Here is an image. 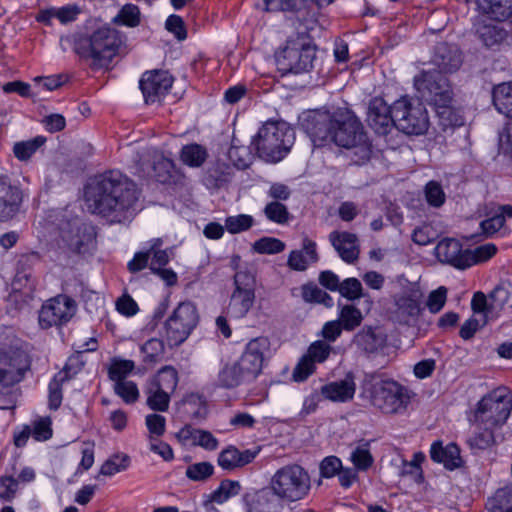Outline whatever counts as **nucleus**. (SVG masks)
Segmentation results:
<instances>
[{"label":"nucleus","instance_id":"obj_1","mask_svg":"<svg viewBox=\"0 0 512 512\" xmlns=\"http://www.w3.org/2000/svg\"><path fill=\"white\" fill-rule=\"evenodd\" d=\"M84 195L88 209L111 223H122L137 210L136 185L118 171L96 177L86 186Z\"/></svg>","mask_w":512,"mask_h":512},{"label":"nucleus","instance_id":"obj_2","mask_svg":"<svg viewBox=\"0 0 512 512\" xmlns=\"http://www.w3.org/2000/svg\"><path fill=\"white\" fill-rule=\"evenodd\" d=\"M74 52L94 69L108 67L122 44L119 31L98 19H88L72 36Z\"/></svg>","mask_w":512,"mask_h":512},{"label":"nucleus","instance_id":"obj_3","mask_svg":"<svg viewBox=\"0 0 512 512\" xmlns=\"http://www.w3.org/2000/svg\"><path fill=\"white\" fill-rule=\"evenodd\" d=\"M330 142L343 148L355 165L366 164L372 156V142L359 118L348 109L335 111Z\"/></svg>","mask_w":512,"mask_h":512},{"label":"nucleus","instance_id":"obj_4","mask_svg":"<svg viewBox=\"0 0 512 512\" xmlns=\"http://www.w3.org/2000/svg\"><path fill=\"white\" fill-rule=\"evenodd\" d=\"M414 86L422 100L434 106L440 118L450 125L462 124L452 108L453 91L448 79L441 71L420 73L414 79Z\"/></svg>","mask_w":512,"mask_h":512},{"label":"nucleus","instance_id":"obj_5","mask_svg":"<svg viewBox=\"0 0 512 512\" xmlns=\"http://www.w3.org/2000/svg\"><path fill=\"white\" fill-rule=\"evenodd\" d=\"M269 349L265 337L250 340L237 361L226 365L219 373V382L227 388L236 387L244 382L254 380L261 372L264 355Z\"/></svg>","mask_w":512,"mask_h":512},{"label":"nucleus","instance_id":"obj_6","mask_svg":"<svg viewBox=\"0 0 512 512\" xmlns=\"http://www.w3.org/2000/svg\"><path fill=\"white\" fill-rule=\"evenodd\" d=\"M294 132L284 122H266L253 139L257 155L266 162L281 161L290 151Z\"/></svg>","mask_w":512,"mask_h":512},{"label":"nucleus","instance_id":"obj_7","mask_svg":"<svg viewBox=\"0 0 512 512\" xmlns=\"http://www.w3.org/2000/svg\"><path fill=\"white\" fill-rule=\"evenodd\" d=\"M315 50L305 33H297L288 38L283 49L276 53L277 69L282 75L302 73L312 67Z\"/></svg>","mask_w":512,"mask_h":512},{"label":"nucleus","instance_id":"obj_8","mask_svg":"<svg viewBox=\"0 0 512 512\" xmlns=\"http://www.w3.org/2000/svg\"><path fill=\"white\" fill-rule=\"evenodd\" d=\"M276 494L290 502L306 497L311 488L308 472L298 464H289L278 469L270 480Z\"/></svg>","mask_w":512,"mask_h":512},{"label":"nucleus","instance_id":"obj_9","mask_svg":"<svg viewBox=\"0 0 512 512\" xmlns=\"http://www.w3.org/2000/svg\"><path fill=\"white\" fill-rule=\"evenodd\" d=\"M199 318L195 303L180 302L165 322L166 336L171 344H182L198 325Z\"/></svg>","mask_w":512,"mask_h":512},{"label":"nucleus","instance_id":"obj_10","mask_svg":"<svg viewBox=\"0 0 512 512\" xmlns=\"http://www.w3.org/2000/svg\"><path fill=\"white\" fill-rule=\"evenodd\" d=\"M395 127L407 135H422L429 127L426 109L420 104H413L408 97L394 102Z\"/></svg>","mask_w":512,"mask_h":512},{"label":"nucleus","instance_id":"obj_11","mask_svg":"<svg viewBox=\"0 0 512 512\" xmlns=\"http://www.w3.org/2000/svg\"><path fill=\"white\" fill-rule=\"evenodd\" d=\"M234 285L227 314L231 318L240 319L247 315L255 302V277L248 271L240 270L234 275Z\"/></svg>","mask_w":512,"mask_h":512},{"label":"nucleus","instance_id":"obj_12","mask_svg":"<svg viewBox=\"0 0 512 512\" xmlns=\"http://www.w3.org/2000/svg\"><path fill=\"white\" fill-rule=\"evenodd\" d=\"M27 198V191L18 181L6 174H0V223L13 220Z\"/></svg>","mask_w":512,"mask_h":512},{"label":"nucleus","instance_id":"obj_13","mask_svg":"<svg viewBox=\"0 0 512 512\" xmlns=\"http://www.w3.org/2000/svg\"><path fill=\"white\" fill-rule=\"evenodd\" d=\"M95 240L93 228L75 218L60 228V246L73 253H85L92 248Z\"/></svg>","mask_w":512,"mask_h":512},{"label":"nucleus","instance_id":"obj_14","mask_svg":"<svg viewBox=\"0 0 512 512\" xmlns=\"http://www.w3.org/2000/svg\"><path fill=\"white\" fill-rule=\"evenodd\" d=\"M335 111L311 110L300 118V125L314 146L321 147L330 142L334 128Z\"/></svg>","mask_w":512,"mask_h":512},{"label":"nucleus","instance_id":"obj_15","mask_svg":"<svg viewBox=\"0 0 512 512\" xmlns=\"http://www.w3.org/2000/svg\"><path fill=\"white\" fill-rule=\"evenodd\" d=\"M77 304L67 295H57L43 304L39 312V323L43 328L63 325L75 315Z\"/></svg>","mask_w":512,"mask_h":512},{"label":"nucleus","instance_id":"obj_16","mask_svg":"<svg viewBox=\"0 0 512 512\" xmlns=\"http://www.w3.org/2000/svg\"><path fill=\"white\" fill-rule=\"evenodd\" d=\"M30 368V359L21 349H10L0 352V384L12 386L22 380L24 373Z\"/></svg>","mask_w":512,"mask_h":512},{"label":"nucleus","instance_id":"obj_17","mask_svg":"<svg viewBox=\"0 0 512 512\" xmlns=\"http://www.w3.org/2000/svg\"><path fill=\"white\" fill-rule=\"evenodd\" d=\"M374 401L386 414L402 413L409 401L408 390L395 381H386L376 388Z\"/></svg>","mask_w":512,"mask_h":512},{"label":"nucleus","instance_id":"obj_18","mask_svg":"<svg viewBox=\"0 0 512 512\" xmlns=\"http://www.w3.org/2000/svg\"><path fill=\"white\" fill-rule=\"evenodd\" d=\"M173 78L162 70L147 71L140 79V89L147 104H153L161 100L162 97L172 87Z\"/></svg>","mask_w":512,"mask_h":512},{"label":"nucleus","instance_id":"obj_19","mask_svg":"<svg viewBox=\"0 0 512 512\" xmlns=\"http://www.w3.org/2000/svg\"><path fill=\"white\" fill-rule=\"evenodd\" d=\"M476 412L491 416H510L512 392L506 387H498L490 391L479 400Z\"/></svg>","mask_w":512,"mask_h":512},{"label":"nucleus","instance_id":"obj_20","mask_svg":"<svg viewBox=\"0 0 512 512\" xmlns=\"http://www.w3.org/2000/svg\"><path fill=\"white\" fill-rule=\"evenodd\" d=\"M367 123L375 133L388 134L395 126L394 105L390 107L381 97L372 98L368 105Z\"/></svg>","mask_w":512,"mask_h":512},{"label":"nucleus","instance_id":"obj_21","mask_svg":"<svg viewBox=\"0 0 512 512\" xmlns=\"http://www.w3.org/2000/svg\"><path fill=\"white\" fill-rule=\"evenodd\" d=\"M507 418H474V430L467 439L472 450H485L494 443V428L501 427Z\"/></svg>","mask_w":512,"mask_h":512},{"label":"nucleus","instance_id":"obj_22","mask_svg":"<svg viewBox=\"0 0 512 512\" xmlns=\"http://www.w3.org/2000/svg\"><path fill=\"white\" fill-rule=\"evenodd\" d=\"M260 451L259 446L240 450L236 446L229 445L219 453L217 462L222 469L232 471L252 463Z\"/></svg>","mask_w":512,"mask_h":512},{"label":"nucleus","instance_id":"obj_23","mask_svg":"<svg viewBox=\"0 0 512 512\" xmlns=\"http://www.w3.org/2000/svg\"><path fill=\"white\" fill-rule=\"evenodd\" d=\"M329 241L344 262L352 264L358 259L360 249L356 234L333 231L329 234Z\"/></svg>","mask_w":512,"mask_h":512},{"label":"nucleus","instance_id":"obj_24","mask_svg":"<svg viewBox=\"0 0 512 512\" xmlns=\"http://www.w3.org/2000/svg\"><path fill=\"white\" fill-rule=\"evenodd\" d=\"M430 458L436 462L441 463L450 471L463 466L464 461L460 455V448L456 443H448L443 445L440 440L434 441L430 447Z\"/></svg>","mask_w":512,"mask_h":512},{"label":"nucleus","instance_id":"obj_25","mask_svg":"<svg viewBox=\"0 0 512 512\" xmlns=\"http://www.w3.org/2000/svg\"><path fill=\"white\" fill-rule=\"evenodd\" d=\"M319 255L317 244L308 237L303 238L302 248L289 253L287 265L294 271H305L311 264L317 263Z\"/></svg>","mask_w":512,"mask_h":512},{"label":"nucleus","instance_id":"obj_26","mask_svg":"<svg viewBox=\"0 0 512 512\" xmlns=\"http://www.w3.org/2000/svg\"><path fill=\"white\" fill-rule=\"evenodd\" d=\"M436 255L440 261L448 263L458 269H466V250L456 239H443L436 246Z\"/></svg>","mask_w":512,"mask_h":512},{"label":"nucleus","instance_id":"obj_27","mask_svg":"<svg viewBox=\"0 0 512 512\" xmlns=\"http://www.w3.org/2000/svg\"><path fill=\"white\" fill-rule=\"evenodd\" d=\"M356 390L354 376L348 373L344 379L324 385L322 395L335 402H346L353 398Z\"/></svg>","mask_w":512,"mask_h":512},{"label":"nucleus","instance_id":"obj_28","mask_svg":"<svg viewBox=\"0 0 512 512\" xmlns=\"http://www.w3.org/2000/svg\"><path fill=\"white\" fill-rule=\"evenodd\" d=\"M434 62L441 73H452L457 71L462 64L461 53L455 46L439 43L435 49Z\"/></svg>","mask_w":512,"mask_h":512},{"label":"nucleus","instance_id":"obj_29","mask_svg":"<svg viewBox=\"0 0 512 512\" xmlns=\"http://www.w3.org/2000/svg\"><path fill=\"white\" fill-rule=\"evenodd\" d=\"M477 10L483 16L503 22L512 15V0H475Z\"/></svg>","mask_w":512,"mask_h":512},{"label":"nucleus","instance_id":"obj_30","mask_svg":"<svg viewBox=\"0 0 512 512\" xmlns=\"http://www.w3.org/2000/svg\"><path fill=\"white\" fill-rule=\"evenodd\" d=\"M506 218H512V205H501L496 213L483 220L480 223L482 234L486 237H492L494 234L503 231L506 234L505 222Z\"/></svg>","mask_w":512,"mask_h":512},{"label":"nucleus","instance_id":"obj_31","mask_svg":"<svg viewBox=\"0 0 512 512\" xmlns=\"http://www.w3.org/2000/svg\"><path fill=\"white\" fill-rule=\"evenodd\" d=\"M179 437L209 451L217 449L219 445L218 440L209 431L195 429L189 425L179 431Z\"/></svg>","mask_w":512,"mask_h":512},{"label":"nucleus","instance_id":"obj_32","mask_svg":"<svg viewBox=\"0 0 512 512\" xmlns=\"http://www.w3.org/2000/svg\"><path fill=\"white\" fill-rule=\"evenodd\" d=\"M475 31L486 47L498 45L507 37V32L503 27L498 24H488L484 21L475 24Z\"/></svg>","mask_w":512,"mask_h":512},{"label":"nucleus","instance_id":"obj_33","mask_svg":"<svg viewBox=\"0 0 512 512\" xmlns=\"http://www.w3.org/2000/svg\"><path fill=\"white\" fill-rule=\"evenodd\" d=\"M488 512H512V482L498 488L486 501Z\"/></svg>","mask_w":512,"mask_h":512},{"label":"nucleus","instance_id":"obj_34","mask_svg":"<svg viewBox=\"0 0 512 512\" xmlns=\"http://www.w3.org/2000/svg\"><path fill=\"white\" fill-rule=\"evenodd\" d=\"M422 293L419 290H409L395 298L398 311L404 315L415 317L420 314Z\"/></svg>","mask_w":512,"mask_h":512},{"label":"nucleus","instance_id":"obj_35","mask_svg":"<svg viewBox=\"0 0 512 512\" xmlns=\"http://www.w3.org/2000/svg\"><path fill=\"white\" fill-rule=\"evenodd\" d=\"M492 99L498 112L507 117H512V81L495 86Z\"/></svg>","mask_w":512,"mask_h":512},{"label":"nucleus","instance_id":"obj_36","mask_svg":"<svg viewBox=\"0 0 512 512\" xmlns=\"http://www.w3.org/2000/svg\"><path fill=\"white\" fill-rule=\"evenodd\" d=\"M385 338L376 334L372 327H363L355 336L354 343L367 353H374L383 347Z\"/></svg>","mask_w":512,"mask_h":512},{"label":"nucleus","instance_id":"obj_37","mask_svg":"<svg viewBox=\"0 0 512 512\" xmlns=\"http://www.w3.org/2000/svg\"><path fill=\"white\" fill-rule=\"evenodd\" d=\"M280 500L282 499L276 494L272 486L269 484L268 487L258 490L249 503L262 511L272 512L280 506Z\"/></svg>","mask_w":512,"mask_h":512},{"label":"nucleus","instance_id":"obj_38","mask_svg":"<svg viewBox=\"0 0 512 512\" xmlns=\"http://www.w3.org/2000/svg\"><path fill=\"white\" fill-rule=\"evenodd\" d=\"M149 384L172 394L178 384V372L172 366H165L157 372Z\"/></svg>","mask_w":512,"mask_h":512},{"label":"nucleus","instance_id":"obj_39","mask_svg":"<svg viewBox=\"0 0 512 512\" xmlns=\"http://www.w3.org/2000/svg\"><path fill=\"white\" fill-rule=\"evenodd\" d=\"M227 155L233 165L239 169H245L249 167L254 158L250 148L245 145H240L238 140L235 138L232 140Z\"/></svg>","mask_w":512,"mask_h":512},{"label":"nucleus","instance_id":"obj_40","mask_svg":"<svg viewBox=\"0 0 512 512\" xmlns=\"http://www.w3.org/2000/svg\"><path fill=\"white\" fill-rule=\"evenodd\" d=\"M156 180L163 184H170L175 182L177 171L173 161L162 155L156 157L153 166Z\"/></svg>","mask_w":512,"mask_h":512},{"label":"nucleus","instance_id":"obj_41","mask_svg":"<svg viewBox=\"0 0 512 512\" xmlns=\"http://www.w3.org/2000/svg\"><path fill=\"white\" fill-rule=\"evenodd\" d=\"M135 369V362L128 359L112 358L109 368V378L117 383L126 380V377Z\"/></svg>","mask_w":512,"mask_h":512},{"label":"nucleus","instance_id":"obj_42","mask_svg":"<svg viewBox=\"0 0 512 512\" xmlns=\"http://www.w3.org/2000/svg\"><path fill=\"white\" fill-rule=\"evenodd\" d=\"M497 252L496 245L492 243H486L480 246H477L474 249H466V262L467 268L488 261L491 259Z\"/></svg>","mask_w":512,"mask_h":512},{"label":"nucleus","instance_id":"obj_43","mask_svg":"<svg viewBox=\"0 0 512 512\" xmlns=\"http://www.w3.org/2000/svg\"><path fill=\"white\" fill-rule=\"evenodd\" d=\"M361 311L353 305H344L340 308L339 319L341 326L346 331H353L362 323Z\"/></svg>","mask_w":512,"mask_h":512},{"label":"nucleus","instance_id":"obj_44","mask_svg":"<svg viewBox=\"0 0 512 512\" xmlns=\"http://www.w3.org/2000/svg\"><path fill=\"white\" fill-rule=\"evenodd\" d=\"M147 405L153 411L164 412L170 403L171 394L157 389V387L149 384L147 387Z\"/></svg>","mask_w":512,"mask_h":512},{"label":"nucleus","instance_id":"obj_45","mask_svg":"<svg viewBox=\"0 0 512 512\" xmlns=\"http://www.w3.org/2000/svg\"><path fill=\"white\" fill-rule=\"evenodd\" d=\"M301 295L303 300L308 303H320L326 307H331L333 305L332 297L327 292L312 283L304 284L301 287Z\"/></svg>","mask_w":512,"mask_h":512},{"label":"nucleus","instance_id":"obj_46","mask_svg":"<svg viewBox=\"0 0 512 512\" xmlns=\"http://www.w3.org/2000/svg\"><path fill=\"white\" fill-rule=\"evenodd\" d=\"M240 489L241 486L238 481L225 479L220 483L219 487L211 493L210 500L214 503L222 504L229 498L239 494Z\"/></svg>","mask_w":512,"mask_h":512},{"label":"nucleus","instance_id":"obj_47","mask_svg":"<svg viewBox=\"0 0 512 512\" xmlns=\"http://www.w3.org/2000/svg\"><path fill=\"white\" fill-rule=\"evenodd\" d=\"M206 150L199 144H189L181 150V160L188 166L199 167L206 159Z\"/></svg>","mask_w":512,"mask_h":512},{"label":"nucleus","instance_id":"obj_48","mask_svg":"<svg viewBox=\"0 0 512 512\" xmlns=\"http://www.w3.org/2000/svg\"><path fill=\"white\" fill-rule=\"evenodd\" d=\"M130 465V457L127 454H115L108 458L100 468V474L113 476L116 473L125 471Z\"/></svg>","mask_w":512,"mask_h":512},{"label":"nucleus","instance_id":"obj_49","mask_svg":"<svg viewBox=\"0 0 512 512\" xmlns=\"http://www.w3.org/2000/svg\"><path fill=\"white\" fill-rule=\"evenodd\" d=\"M113 23L128 27L138 26L140 24V10L138 6L125 4L113 18Z\"/></svg>","mask_w":512,"mask_h":512},{"label":"nucleus","instance_id":"obj_50","mask_svg":"<svg viewBox=\"0 0 512 512\" xmlns=\"http://www.w3.org/2000/svg\"><path fill=\"white\" fill-rule=\"evenodd\" d=\"M44 139L36 137L32 140L17 142L14 144L13 153L20 161H27L44 144Z\"/></svg>","mask_w":512,"mask_h":512},{"label":"nucleus","instance_id":"obj_51","mask_svg":"<svg viewBox=\"0 0 512 512\" xmlns=\"http://www.w3.org/2000/svg\"><path fill=\"white\" fill-rule=\"evenodd\" d=\"M254 225L251 215L239 214L225 219V228L230 234H238L249 230Z\"/></svg>","mask_w":512,"mask_h":512},{"label":"nucleus","instance_id":"obj_52","mask_svg":"<svg viewBox=\"0 0 512 512\" xmlns=\"http://www.w3.org/2000/svg\"><path fill=\"white\" fill-rule=\"evenodd\" d=\"M252 248L259 254H277L285 249V243L274 237H262L253 243Z\"/></svg>","mask_w":512,"mask_h":512},{"label":"nucleus","instance_id":"obj_53","mask_svg":"<svg viewBox=\"0 0 512 512\" xmlns=\"http://www.w3.org/2000/svg\"><path fill=\"white\" fill-rule=\"evenodd\" d=\"M115 393L127 404L134 403L139 398V390L135 382L124 380L114 383Z\"/></svg>","mask_w":512,"mask_h":512},{"label":"nucleus","instance_id":"obj_54","mask_svg":"<svg viewBox=\"0 0 512 512\" xmlns=\"http://www.w3.org/2000/svg\"><path fill=\"white\" fill-rule=\"evenodd\" d=\"M338 292L349 301H355L363 297L362 284L354 277L346 278L342 281Z\"/></svg>","mask_w":512,"mask_h":512},{"label":"nucleus","instance_id":"obj_55","mask_svg":"<svg viewBox=\"0 0 512 512\" xmlns=\"http://www.w3.org/2000/svg\"><path fill=\"white\" fill-rule=\"evenodd\" d=\"M30 426L32 437L36 441H47L53 435L51 418H38Z\"/></svg>","mask_w":512,"mask_h":512},{"label":"nucleus","instance_id":"obj_56","mask_svg":"<svg viewBox=\"0 0 512 512\" xmlns=\"http://www.w3.org/2000/svg\"><path fill=\"white\" fill-rule=\"evenodd\" d=\"M214 472V466L210 462H198L191 464L186 469V476L193 481H205Z\"/></svg>","mask_w":512,"mask_h":512},{"label":"nucleus","instance_id":"obj_57","mask_svg":"<svg viewBox=\"0 0 512 512\" xmlns=\"http://www.w3.org/2000/svg\"><path fill=\"white\" fill-rule=\"evenodd\" d=\"M65 381L63 373H57L49 383L48 405L51 410H56L62 402L61 384Z\"/></svg>","mask_w":512,"mask_h":512},{"label":"nucleus","instance_id":"obj_58","mask_svg":"<svg viewBox=\"0 0 512 512\" xmlns=\"http://www.w3.org/2000/svg\"><path fill=\"white\" fill-rule=\"evenodd\" d=\"M331 350L332 347L329 343L317 340L309 346L305 355L314 363H322L328 358Z\"/></svg>","mask_w":512,"mask_h":512},{"label":"nucleus","instance_id":"obj_59","mask_svg":"<svg viewBox=\"0 0 512 512\" xmlns=\"http://www.w3.org/2000/svg\"><path fill=\"white\" fill-rule=\"evenodd\" d=\"M266 217L275 223L283 224L287 222L289 213L287 207L280 202H270L264 209Z\"/></svg>","mask_w":512,"mask_h":512},{"label":"nucleus","instance_id":"obj_60","mask_svg":"<svg viewBox=\"0 0 512 512\" xmlns=\"http://www.w3.org/2000/svg\"><path fill=\"white\" fill-rule=\"evenodd\" d=\"M164 350V343L158 338H151L141 346L145 361L150 362L157 361L163 355Z\"/></svg>","mask_w":512,"mask_h":512},{"label":"nucleus","instance_id":"obj_61","mask_svg":"<svg viewBox=\"0 0 512 512\" xmlns=\"http://www.w3.org/2000/svg\"><path fill=\"white\" fill-rule=\"evenodd\" d=\"M425 198L429 205L440 207L445 202V193L436 181H430L425 186Z\"/></svg>","mask_w":512,"mask_h":512},{"label":"nucleus","instance_id":"obj_62","mask_svg":"<svg viewBox=\"0 0 512 512\" xmlns=\"http://www.w3.org/2000/svg\"><path fill=\"white\" fill-rule=\"evenodd\" d=\"M315 371V363L306 355H303L295 366L292 378L295 382L305 381Z\"/></svg>","mask_w":512,"mask_h":512},{"label":"nucleus","instance_id":"obj_63","mask_svg":"<svg viewBox=\"0 0 512 512\" xmlns=\"http://www.w3.org/2000/svg\"><path fill=\"white\" fill-rule=\"evenodd\" d=\"M351 461L358 470H367L373 464V457L368 448L356 447L351 453Z\"/></svg>","mask_w":512,"mask_h":512},{"label":"nucleus","instance_id":"obj_64","mask_svg":"<svg viewBox=\"0 0 512 512\" xmlns=\"http://www.w3.org/2000/svg\"><path fill=\"white\" fill-rule=\"evenodd\" d=\"M446 299L447 289L440 286L429 294L426 306L431 313H438L444 307Z\"/></svg>","mask_w":512,"mask_h":512}]
</instances>
